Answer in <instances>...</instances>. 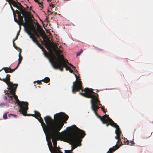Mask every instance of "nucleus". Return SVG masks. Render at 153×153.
<instances>
[{"mask_svg":"<svg viewBox=\"0 0 153 153\" xmlns=\"http://www.w3.org/2000/svg\"><path fill=\"white\" fill-rule=\"evenodd\" d=\"M1 70H0V71H1Z\"/></svg>","mask_w":153,"mask_h":153,"instance_id":"obj_50","label":"nucleus"},{"mask_svg":"<svg viewBox=\"0 0 153 153\" xmlns=\"http://www.w3.org/2000/svg\"><path fill=\"white\" fill-rule=\"evenodd\" d=\"M57 61L62 64H64L65 65H67V64L68 65V64L70 63L68 62V61L67 60L65 59L63 55H61V58L58 60Z\"/></svg>","mask_w":153,"mask_h":153,"instance_id":"obj_15","label":"nucleus"},{"mask_svg":"<svg viewBox=\"0 0 153 153\" xmlns=\"http://www.w3.org/2000/svg\"><path fill=\"white\" fill-rule=\"evenodd\" d=\"M82 84V82L80 80H76L74 82L72 86V93L75 94L76 92L79 91L80 90H82V91H84V93L80 92L79 94L86 98H91V109L94 111L95 114L101 120L103 116L101 117L97 113L98 109L100 107L102 106V105L100 103V101L98 98V94L94 92L91 88H86L83 90Z\"/></svg>","mask_w":153,"mask_h":153,"instance_id":"obj_1","label":"nucleus"},{"mask_svg":"<svg viewBox=\"0 0 153 153\" xmlns=\"http://www.w3.org/2000/svg\"><path fill=\"white\" fill-rule=\"evenodd\" d=\"M36 25L38 28H40L41 30L39 32V33L40 35L38 33L36 29L35 30H33V31L34 35L38 38H39L40 36H42V38L44 39L43 41L45 43V46L46 47L47 49L50 52H51L52 45L51 44L50 41H49V42H48L45 39V37L46 36L45 35L44 31L43 30V29L41 27L40 25L38 22L36 23Z\"/></svg>","mask_w":153,"mask_h":153,"instance_id":"obj_4","label":"nucleus"},{"mask_svg":"<svg viewBox=\"0 0 153 153\" xmlns=\"http://www.w3.org/2000/svg\"><path fill=\"white\" fill-rule=\"evenodd\" d=\"M18 36H16L15 38V39H13V40L14 41H15L16 40H17L18 39Z\"/></svg>","mask_w":153,"mask_h":153,"instance_id":"obj_40","label":"nucleus"},{"mask_svg":"<svg viewBox=\"0 0 153 153\" xmlns=\"http://www.w3.org/2000/svg\"><path fill=\"white\" fill-rule=\"evenodd\" d=\"M26 31L30 36V38L32 39L33 41L36 44L39 42L36 39L35 37L33 34L30 31V28H27L26 30Z\"/></svg>","mask_w":153,"mask_h":153,"instance_id":"obj_9","label":"nucleus"},{"mask_svg":"<svg viewBox=\"0 0 153 153\" xmlns=\"http://www.w3.org/2000/svg\"><path fill=\"white\" fill-rule=\"evenodd\" d=\"M126 141H124V143H125V144H128L129 142L128 140L126 139Z\"/></svg>","mask_w":153,"mask_h":153,"instance_id":"obj_32","label":"nucleus"},{"mask_svg":"<svg viewBox=\"0 0 153 153\" xmlns=\"http://www.w3.org/2000/svg\"><path fill=\"white\" fill-rule=\"evenodd\" d=\"M69 128L72 131L73 134L66 137L67 140L72 144L71 150H69L72 153L71 151L76 148L78 146H80L81 140L86 134L84 131L79 128L75 125L72 126Z\"/></svg>","mask_w":153,"mask_h":153,"instance_id":"obj_3","label":"nucleus"},{"mask_svg":"<svg viewBox=\"0 0 153 153\" xmlns=\"http://www.w3.org/2000/svg\"><path fill=\"white\" fill-rule=\"evenodd\" d=\"M54 13H55V14H56V13L55 12H54Z\"/></svg>","mask_w":153,"mask_h":153,"instance_id":"obj_49","label":"nucleus"},{"mask_svg":"<svg viewBox=\"0 0 153 153\" xmlns=\"http://www.w3.org/2000/svg\"><path fill=\"white\" fill-rule=\"evenodd\" d=\"M8 116H9V117H10V116H12L15 118L17 117V116L16 115L13 114H10Z\"/></svg>","mask_w":153,"mask_h":153,"instance_id":"obj_29","label":"nucleus"},{"mask_svg":"<svg viewBox=\"0 0 153 153\" xmlns=\"http://www.w3.org/2000/svg\"><path fill=\"white\" fill-rule=\"evenodd\" d=\"M101 121L103 124H106V126H108L109 125L114 127L116 128V129L119 128V126L115 123L108 116V115H105L103 116V117Z\"/></svg>","mask_w":153,"mask_h":153,"instance_id":"obj_6","label":"nucleus"},{"mask_svg":"<svg viewBox=\"0 0 153 153\" xmlns=\"http://www.w3.org/2000/svg\"><path fill=\"white\" fill-rule=\"evenodd\" d=\"M15 12H14V13H13V16H14V18H16V13H15Z\"/></svg>","mask_w":153,"mask_h":153,"instance_id":"obj_39","label":"nucleus"},{"mask_svg":"<svg viewBox=\"0 0 153 153\" xmlns=\"http://www.w3.org/2000/svg\"><path fill=\"white\" fill-rule=\"evenodd\" d=\"M83 52V50L82 49H81L80 50V51L79 52H78L77 53V54H76V56H78L80 55V54L82 53Z\"/></svg>","mask_w":153,"mask_h":153,"instance_id":"obj_26","label":"nucleus"},{"mask_svg":"<svg viewBox=\"0 0 153 153\" xmlns=\"http://www.w3.org/2000/svg\"><path fill=\"white\" fill-rule=\"evenodd\" d=\"M0 105L1 107H2L4 106L7 105V104L4 102L1 103L0 104Z\"/></svg>","mask_w":153,"mask_h":153,"instance_id":"obj_27","label":"nucleus"},{"mask_svg":"<svg viewBox=\"0 0 153 153\" xmlns=\"http://www.w3.org/2000/svg\"><path fill=\"white\" fill-rule=\"evenodd\" d=\"M50 14H53V12H51L50 11Z\"/></svg>","mask_w":153,"mask_h":153,"instance_id":"obj_46","label":"nucleus"},{"mask_svg":"<svg viewBox=\"0 0 153 153\" xmlns=\"http://www.w3.org/2000/svg\"><path fill=\"white\" fill-rule=\"evenodd\" d=\"M42 51H43L44 54L46 56H47L48 55V53L47 52V51L44 48V49L42 50Z\"/></svg>","mask_w":153,"mask_h":153,"instance_id":"obj_22","label":"nucleus"},{"mask_svg":"<svg viewBox=\"0 0 153 153\" xmlns=\"http://www.w3.org/2000/svg\"><path fill=\"white\" fill-rule=\"evenodd\" d=\"M21 50L20 49V52L19 54V62L18 64L16 67V69H17L19 66L20 64L21 63V61L22 59V57L21 55Z\"/></svg>","mask_w":153,"mask_h":153,"instance_id":"obj_18","label":"nucleus"},{"mask_svg":"<svg viewBox=\"0 0 153 153\" xmlns=\"http://www.w3.org/2000/svg\"><path fill=\"white\" fill-rule=\"evenodd\" d=\"M97 50H100V51H102V49H100V48H98L97 49Z\"/></svg>","mask_w":153,"mask_h":153,"instance_id":"obj_44","label":"nucleus"},{"mask_svg":"<svg viewBox=\"0 0 153 153\" xmlns=\"http://www.w3.org/2000/svg\"><path fill=\"white\" fill-rule=\"evenodd\" d=\"M4 99L5 100H6L7 99V97L6 96H5L4 97Z\"/></svg>","mask_w":153,"mask_h":153,"instance_id":"obj_42","label":"nucleus"},{"mask_svg":"<svg viewBox=\"0 0 153 153\" xmlns=\"http://www.w3.org/2000/svg\"><path fill=\"white\" fill-rule=\"evenodd\" d=\"M28 25H30V26L26 28L25 30L28 27L30 28L31 31V30L33 31L36 29L34 27L33 21H32V22H30V23L28 24Z\"/></svg>","mask_w":153,"mask_h":153,"instance_id":"obj_19","label":"nucleus"},{"mask_svg":"<svg viewBox=\"0 0 153 153\" xmlns=\"http://www.w3.org/2000/svg\"><path fill=\"white\" fill-rule=\"evenodd\" d=\"M50 52L51 53V56L49 59L52 65L54 68L59 69L60 71H63V68H65V64H62L57 61H56L55 60V56L52 51Z\"/></svg>","mask_w":153,"mask_h":153,"instance_id":"obj_5","label":"nucleus"},{"mask_svg":"<svg viewBox=\"0 0 153 153\" xmlns=\"http://www.w3.org/2000/svg\"><path fill=\"white\" fill-rule=\"evenodd\" d=\"M54 50L55 53V54L57 57V58H56L55 57V60H56V61H57L61 58V55H63L62 54H61L62 53V51L61 50L59 49H56L54 48Z\"/></svg>","mask_w":153,"mask_h":153,"instance_id":"obj_13","label":"nucleus"},{"mask_svg":"<svg viewBox=\"0 0 153 153\" xmlns=\"http://www.w3.org/2000/svg\"><path fill=\"white\" fill-rule=\"evenodd\" d=\"M41 81L44 82L48 83L50 81V78L48 77H46L44 79H43L40 81H37L38 84H42Z\"/></svg>","mask_w":153,"mask_h":153,"instance_id":"obj_17","label":"nucleus"},{"mask_svg":"<svg viewBox=\"0 0 153 153\" xmlns=\"http://www.w3.org/2000/svg\"><path fill=\"white\" fill-rule=\"evenodd\" d=\"M119 146L116 145L115 147V148L114 149L113 148H111L109 149V151L107 152V153H112L114 152L116 150L118 149Z\"/></svg>","mask_w":153,"mask_h":153,"instance_id":"obj_20","label":"nucleus"},{"mask_svg":"<svg viewBox=\"0 0 153 153\" xmlns=\"http://www.w3.org/2000/svg\"><path fill=\"white\" fill-rule=\"evenodd\" d=\"M115 133L116 134V136L115 137V138L116 139L118 140L116 144L112 148H113L114 149L115 148V146L117 145V146H119L118 148L120 146H121L123 145L121 141L120 138V135L122 132L120 130V128H118L117 129H116Z\"/></svg>","mask_w":153,"mask_h":153,"instance_id":"obj_8","label":"nucleus"},{"mask_svg":"<svg viewBox=\"0 0 153 153\" xmlns=\"http://www.w3.org/2000/svg\"><path fill=\"white\" fill-rule=\"evenodd\" d=\"M16 13L18 14V20L19 22V25L20 26L21 25H23L25 24V23L23 21V18L24 17L23 16H22L21 14H22L21 12L20 11H19L18 10H16Z\"/></svg>","mask_w":153,"mask_h":153,"instance_id":"obj_11","label":"nucleus"},{"mask_svg":"<svg viewBox=\"0 0 153 153\" xmlns=\"http://www.w3.org/2000/svg\"><path fill=\"white\" fill-rule=\"evenodd\" d=\"M16 69V68L14 69H11L10 68L4 67L2 68V70H4L5 72L7 73H12Z\"/></svg>","mask_w":153,"mask_h":153,"instance_id":"obj_16","label":"nucleus"},{"mask_svg":"<svg viewBox=\"0 0 153 153\" xmlns=\"http://www.w3.org/2000/svg\"><path fill=\"white\" fill-rule=\"evenodd\" d=\"M70 71V72L71 73H73L74 74V73H73V71L72 70L71 68H70V69H69V70Z\"/></svg>","mask_w":153,"mask_h":153,"instance_id":"obj_36","label":"nucleus"},{"mask_svg":"<svg viewBox=\"0 0 153 153\" xmlns=\"http://www.w3.org/2000/svg\"><path fill=\"white\" fill-rule=\"evenodd\" d=\"M49 6L50 7H52L53 8L54 6V5H53V4H50Z\"/></svg>","mask_w":153,"mask_h":153,"instance_id":"obj_38","label":"nucleus"},{"mask_svg":"<svg viewBox=\"0 0 153 153\" xmlns=\"http://www.w3.org/2000/svg\"><path fill=\"white\" fill-rule=\"evenodd\" d=\"M152 132L151 133H146L144 135V137L146 138H148L150 137L152 134Z\"/></svg>","mask_w":153,"mask_h":153,"instance_id":"obj_21","label":"nucleus"},{"mask_svg":"<svg viewBox=\"0 0 153 153\" xmlns=\"http://www.w3.org/2000/svg\"><path fill=\"white\" fill-rule=\"evenodd\" d=\"M14 20L16 22L17 24H18V25H19V20H18L16 18H14Z\"/></svg>","mask_w":153,"mask_h":153,"instance_id":"obj_31","label":"nucleus"},{"mask_svg":"<svg viewBox=\"0 0 153 153\" xmlns=\"http://www.w3.org/2000/svg\"><path fill=\"white\" fill-rule=\"evenodd\" d=\"M18 9L21 11L22 14L24 17L25 24L26 25H27L28 24L30 23V22H32V21H33V19L31 18L28 12L25 11L26 9L22 5V7H20Z\"/></svg>","mask_w":153,"mask_h":153,"instance_id":"obj_7","label":"nucleus"},{"mask_svg":"<svg viewBox=\"0 0 153 153\" xmlns=\"http://www.w3.org/2000/svg\"><path fill=\"white\" fill-rule=\"evenodd\" d=\"M48 12H50V11L49 10H48Z\"/></svg>","mask_w":153,"mask_h":153,"instance_id":"obj_47","label":"nucleus"},{"mask_svg":"<svg viewBox=\"0 0 153 153\" xmlns=\"http://www.w3.org/2000/svg\"><path fill=\"white\" fill-rule=\"evenodd\" d=\"M4 93H6L5 94V95L7 94V96L9 97L8 100L9 103L12 104L15 103V100L13 99V95L10 94L9 93V92L8 93V91H7V90L4 91Z\"/></svg>","mask_w":153,"mask_h":153,"instance_id":"obj_14","label":"nucleus"},{"mask_svg":"<svg viewBox=\"0 0 153 153\" xmlns=\"http://www.w3.org/2000/svg\"><path fill=\"white\" fill-rule=\"evenodd\" d=\"M36 45L39 48H40L42 49V50L44 49V48H43V47L42 46L39 42L38 43H37Z\"/></svg>","mask_w":153,"mask_h":153,"instance_id":"obj_25","label":"nucleus"},{"mask_svg":"<svg viewBox=\"0 0 153 153\" xmlns=\"http://www.w3.org/2000/svg\"><path fill=\"white\" fill-rule=\"evenodd\" d=\"M101 109L102 110L103 112L104 113H105V109L103 107H101Z\"/></svg>","mask_w":153,"mask_h":153,"instance_id":"obj_34","label":"nucleus"},{"mask_svg":"<svg viewBox=\"0 0 153 153\" xmlns=\"http://www.w3.org/2000/svg\"><path fill=\"white\" fill-rule=\"evenodd\" d=\"M11 4H10V7H11V9L12 10L13 13H14V12H16V11H15L14 10V9L13 8V7L11 6Z\"/></svg>","mask_w":153,"mask_h":153,"instance_id":"obj_33","label":"nucleus"},{"mask_svg":"<svg viewBox=\"0 0 153 153\" xmlns=\"http://www.w3.org/2000/svg\"><path fill=\"white\" fill-rule=\"evenodd\" d=\"M65 65V70L66 71H69L70 69L71 68L70 67L67 65Z\"/></svg>","mask_w":153,"mask_h":153,"instance_id":"obj_24","label":"nucleus"},{"mask_svg":"<svg viewBox=\"0 0 153 153\" xmlns=\"http://www.w3.org/2000/svg\"><path fill=\"white\" fill-rule=\"evenodd\" d=\"M3 117L4 119H6L7 118V113H4L3 115Z\"/></svg>","mask_w":153,"mask_h":153,"instance_id":"obj_28","label":"nucleus"},{"mask_svg":"<svg viewBox=\"0 0 153 153\" xmlns=\"http://www.w3.org/2000/svg\"><path fill=\"white\" fill-rule=\"evenodd\" d=\"M40 41L42 43V44H44L43 42V41H42V40L41 39H40Z\"/></svg>","mask_w":153,"mask_h":153,"instance_id":"obj_43","label":"nucleus"},{"mask_svg":"<svg viewBox=\"0 0 153 153\" xmlns=\"http://www.w3.org/2000/svg\"><path fill=\"white\" fill-rule=\"evenodd\" d=\"M131 143L130 145H133L134 144V143L133 141H131L130 142Z\"/></svg>","mask_w":153,"mask_h":153,"instance_id":"obj_35","label":"nucleus"},{"mask_svg":"<svg viewBox=\"0 0 153 153\" xmlns=\"http://www.w3.org/2000/svg\"><path fill=\"white\" fill-rule=\"evenodd\" d=\"M68 65L71 66L74 71H76V72H77V71L75 67L71 63H69Z\"/></svg>","mask_w":153,"mask_h":153,"instance_id":"obj_23","label":"nucleus"},{"mask_svg":"<svg viewBox=\"0 0 153 153\" xmlns=\"http://www.w3.org/2000/svg\"><path fill=\"white\" fill-rule=\"evenodd\" d=\"M14 41H14L13 40V46L16 48V47H15V43L14 42Z\"/></svg>","mask_w":153,"mask_h":153,"instance_id":"obj_37","label":"nucleus"},{"mask_svg":"<svg viewBox=\"0 0 153 153\" xmlns=\"http://www.w3.org/2000/svg\"><path fill=\"white\" fill-rule=\"evenodd\" d=\"M10 74H7V75L6 77L5 78L1 79L0 78V80L5 82L8 85V87L9 86L11 87L12 85V84L13 83V82H10Z\"/></svg>","mask_w":153,"mask_h":153,"instance_id":"obj_10","label":"nucleus"},{"mask_svg":"<svg viewBox=\"0 0 153 153\" xmlns=\"http://www.w3.org/2000/svg\"><path fill=\"white\" fill-rule=\"evenodd\" d=\"M75 76L76 77V79H77V75L76 74H75Z\"/></svg>","mask_w":153,"mask_h":153,"instance_id":"obj_45","label":"nucleus"},{"mask_svg":"<svg viewBox=\"0 0 153 153\" xmlns=\"http://www.w3.org/2000/svg\"><path fill=\"white\" fill-rule=\"evenodd\" d=\"M35 1H37V0H34Z\"/></svg>","mask_w":153,"mask_h":153,"instance_id":"obj_48","label":"nucleus"},{"mask_svg":"<svg viewBox=\"0 0 153 153\" xmlns=\"http://www.w3.org/2000/svg\"><path fill=\"white\" fill-rule=\"evenodd\" d=\"M19 32H20V30L17 33V35H16L17 36H18L19 35Z\"/></svg>","mask_w":153,"mask_h":153,"instance_id":"obj_41","label":"nucleus"},{"mask_svg":"<svg viewBox=\"0 0 153 153\" xmlns=\"http://www.w3.org/2000/svg\"><path fill=\"white\" fill-rule=\"evenodd\" d=\"M35 2L37 3L38 4L40 5V7L41 6H42L43 5L42 3V2H39V0H37V1Z\"/></svg>","mask_w":153,"mask_h":153,"instance_id":"obj_30","label":"nucleus"},{"mask_svg":"<svg viewBox=\"0 0 153 153\" xmlns=\"http://www.w3.org/2000/svg\"><path fill=\"white\" fill-rule=\"evenodd\" d=\"M8 1L10 4H12L13 7H16L19 9L20 7H22V5L21 3L18 2H16L13 0H6Z\"/></svg>","mask_w":153,"mask_h":153,"instance_id":"obj_12","label":"nucleus"},{"mask_svg":"<svg viewBox=\"0 0 153 153\" xmlns=\"http://www.w3.org/2000/svg\"><path fill=\"white\" fill-rule=\"evenodd\" d=\"M18 85L17 84L13 83L11 87L9 86L8 87V89L10 90L9 93L13 95L15 102L18 104L19 107V112L24 116H32L37 119H38L41 116L40 114L38 111H35V114H27V111L28 109V103L27 102L20 101L18 99L17 96L16 95V91Z\"/></svg>","mask_w":153,"mask_h":153,"instance_id":"obj_2","label":"nucleus"}]
</instances>
